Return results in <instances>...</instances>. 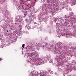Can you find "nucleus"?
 <instances>
[{
	"label": "nucleus",
	"instance_id": "obj_8",
	"mask_svg": "<svg viewBox=\"0 0 76 76\" xmlns=\"http://www.w3.org/2000/svg\"><path fill=\"white\" fill-rule=\"evenodd\" d=\"M7 32H9V31L7 30Z\"/></svg>",
	"mask_w": 76,
	"mask_h": 76
},
{
	"label": "nucleus",
	"instance_id": "obj_10",
	"mask_svg": "<svg viewBox=\"0 0 76 76\" xmlns=\"http://www.w3.org/2000/svg\"><path fill=\"white\" fill-rule=\"evenodd\" d=\"M31 45H32V44H31Z\"/></svg>",
	"mask_w": 76,
	"mask_h": 76
},
{
	"label": "nucleus",
	"instance_id": "obj_5",
	"mask_svg": "<svg viewBox=\"0 0 76 76\" xmlns=\"http://www.w3.org/2000/svg\"><path fill=\"white\" fill-rule=\"evenodd\" d=\"M45 45H48V44H47V42H45Z\"/></svg>",
	"mask_w": 76,
	"mask_h": 76
},
{
	"label": "nucleus",
	"instance_id": "obj_7",
	"mask_svg": "<svg viewBox=\"0 0 76 76\" xmlns=\"http://www.w3.org/2000/svg\"><path fill=\"white\" fill-rule=\"evenodd\" d=\"M1 58H0V61H1Z\"/></svg>",
	"mask_w": 76,
	"mask_h": 76
},
{
	"label": "nucleus",
	"instance_id": "obj_2",
	"mask_svg": "<svg viewBox=\"0 0 76 76\" xmlns=\"http://www.w3.org/2000/svg\"><path fill=\"white\" fill-rule=\"evenodd\" d=\"M24 47H25V44H23L22 45V47H23V48H24Z\"/></svg>",
	"mask_w": 76,
	"mask_h": 76
},
{
	"label": "nucleus",
	"instance_id": "obj_6",
	"mask_svg": "<svg viewBox=\"0 0 76 76\" xmlns=\"http://www.w3.org/2000/svg\"><path fill=\"white\" fill-rule=\"evenodd\" d=\"M32 56H35V55H31L30 57H32Z\"/></svg>",
	"mask_w": 76,
	"mask_h": 76
},
{
	"label": "nucleus",
	"instance_id": "obj_4",
	"mask_svg": "<svg viewBox=\"0 0 76 76\" xmlns=\"http://www.w3.org/2000/svg\"><path fill=\"white\" fill-rule=\"evenodd\" d=\"M41 61H42V63H44V60H42V59H41V60H40Z\"/></svg>",
	"mask_w": 76,
	"mask_h": 76
},
{
	"label": "nucleus",
	"instance_id": "obj_9",
	"mask_svg": "<svg viewBox=\"0 0 76 76\" xmlns=\"http://www.w3.org/2000/svg\"><path fill=\"white\" fill-rule=\"evenodd\" d=\"M44 46H43V47H44Z\"/></svg>",
	"mask_w": 76,
	"mask_h": 76
},
{
	"label": "nucleus",
	"instance_id": "obj_3",
	"mask_svg": "<svg viewBox=\"0 0 76 76\" xmlns=\"http://www.w3.org/2000/svg\"><path fill=\"white\" fill-rule=\"evenodd\" d=\"M59 48H60V49H61V48H62V47L61 46H59L58 47Z\"/></svg>",
	"mask_w": 76,
	"mask_h": 76
},
{
	"label": "nucleus",
	"instance_id": "obj_1",
	"mask_svg": "<svg viewBox=\"0 0 76 76\" xmlns=\"http://www.w3.org/2000/svg\"><path fill=\"white\" fill-rule=\"evenodd\" d=\"M35 75H37V76H38L39 75V73H38V72H36L35 74Z\"/></svg>",
	"mask_w": 76,
	"mask_h": 76
}]
</instances>
